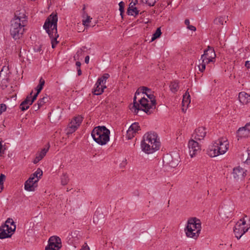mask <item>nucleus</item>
<instances>
[{
  "label": "nucleus",
  "instance_id": "56",
  "mask_svg": "<svg viewBox=\"0 0 250 250\" xmlns=\"http://www.w3.org/2000/svg\"><path fill=\"white\" fill-rule=\"evenodd\" d=\"M77 71H78V75L79 76H80L82 74V71H81L80 68H77Z\"/></svg>",
  "mask_w": 250,
  "mask_h": 250
},
{
  "label": "nucleus",
  "instance_id": "35",
  "mask_svg": "<svg viewBox=\"0 0 250 250\" xmlns=\"http://www.w3.org/2000/svg\"><path fill=\"white\" fill-rule=\"evenodd\" d=\"M49 147V144H48L47 145V147L44 148L42 149L41 152L38 154L39 156L42 157V159L43 158V157L46 155L47 152L48 151Z\"/></svg>",
  "mask_w": 250,
  "mask_h": 250
},
{
  "label": "nucleus",
  "instance_id": "22",
  "mask_svg": "<svg viewBox=\"0 0 250 250\" xmlns=\"http://www.w3.org/2000/svg\"><path fill=\"white\" fill-rule=\"evenodd\" d=\"M106 88V86L103 84H98V81H97L95 87L93 89V93L94 95H99L103 93L104 89Z\"/></svg>",
  "mask_w": 250,
  "mask_h": 250
},
{
  "label": "nucleus",
  "instance_id": "18",
  "mask_svg": "<svg viewBox=\"0 0 250 250\" xmlns=\"http://www.w3.org/2000/svg\"><path fill=\"white\" fill-rule=\"evenodd\" d=\"M38 179H34V178H29L24 184V188L26 190L32 191L35 190L37 187L36 184Z\"/></svg>",
  "mask_w": 250,
  "mask_h": 250
},
{
  "label": "nucleus",
  "instance_id": "29",
  "mask_svg": "<svg viewBox=\"0 0 250 250\" xmlns=\"http://www.w3.org/2000/svg\"><path fill=\"white\" fill-rule=\"evenodd\" d=\"M45 83V81L42 78H40V81H39V84L36 87V90H37V92L38 93H39L42 90L43 85Z\"/></svg>",
  "mask_w": 250,
  "mask_h": 250
},
{
  "label": "nucleus",
  "instance_id": "13",
  "mask_svg": "<svg viewBox=\"0 0 250 250\" xmlns=\"http://www.w3.org/2000/svg\"><path fill=\"white\" fill-rule=\"evenodd\" d=\"M189 153L191 157H193L200 151V146L196 141L191 140L188 142Z\"/></svg>",
  "mask_w": 250,
  "mask_h": 250
},
{
  "label": "nucleus",
  "instance_id": "9",
  "mask_svg": "<svg viewBox=\"0 0 250 250\" xmlns=\"http://www.w3.org/2000/svg\"><path fill=\"white\" fill-rule=\"evenodd\" d=\"M242 223L237 222L234 228V233L235 237L238 239H240L242 236L248 231L249 228H246L244 225L246 224V221L244 219L240 220Z\"/></svg>",
  "mask_w": 250,
  "mask_h": 250
},
{
  "label": "nucleus",
  "instance_id": "10",
  "mask_svg": "<svg viewBox=\"0 0 250 250\" xmlns=\"http://www.w3.org/2000/svg\"><path fill=\"white\" fill-rule=\"evenodd\" d=\"M82 121L83 118L81 116L75 117L68 125L66 129V134H70L75 132L81 125Z\"/></svg>",
  "mask_w": 250,
  "mask_h": 250
},
{
  "label": "nucleus",
  "instance_id": "24",
  "mask_svg": "<svg viewBox=\"0 0 250 250\" xmlns=\"http://www.w3.org/2000/svg\"><path fill=\"white\" fill-rule=\"evenodd\" d=\"M140 129L139 124L138 123H133L129 127V132L131 131H133L135 133H136Z\"/></svg>",
  "mask_w": 250,
  "mask_h": 250
},
{
  "label": "nucleus",
  "instance_id": "38",
  "mask_svg": "<svg viewBox=\"0 0 250 250\" xmlns=\"http://www.w3.org/2000/svg\"><path fill=\"white\" fill-rule=\"evenodd\" d=\"M4 225H8L9 228H10V227H12V226L15 227L16 228L14 221L11 218L7 219V220L6 221Z\"/></svg>",
  "mask_w": 250,
  "mask_h": 250
},
{
  "label": "nucleus",
  "instance_id": "40",
  "mask_svg": "<svg viewBox=\"0 0 250 250\" xmlns=\"http://www.w3.org/2000/svg\"><path fill=\"white\" fill-rule=\"evenodd\" d=\"M5 179V176L3 174H1L0 175V186L1 187V190H2L3 189V181H4Z\"/></svg>",
  "mask_w": 250,
  "mask_h": 250
},
{
  "label": "nucleus",
  "instance_id": "23",
  "mask_svg": "<svg viewBox=\"0 0 250 250\" xmlns=\"http://www.w3.org/2000/svg\"><path fill=\"white\" fill-rule=\"evenodd\" d=\"M190 103V95L188 92H187L183 95V106L188 107Z\"/></svg>",
  "mask_w": 250,
  "mask_h": 250
},
{
  "label": "nucleus",
  "instance_id": "30",
  "mask_svg": "<svg viewBox=\"0 0 250 250\" xmlns=\"http://www.w3.org/2000/svg\"><path fill=\"white\" fill-rule=\"evenodd\" d=\"M162 34L161 28H158L156 30L155 32L153 34L152 37L151 38V41L153 42L156 39L159 38Z\"/></svg>",
  "mask_w": 250,
  "mask_h": 250
},
{
  "label": "nucleus",
  "instance_id": "8",
  "mask_svg": "<svg viewBox=\"0 0 250 250\" xmlns=\"http://www.w3.org/2000/svg\"><path fill=\"white\" fill-rule=\"evenodd\" d=\"M62 247V241L61 238L57 236H53L50 237L48 244L45 250H60Z\"/></svg>",
  "mask_w": 250,
  "mask_h": 250
},
{
  "label": "nucleus",
  "instance_id": "43",
  "mask_svg": "<svg viewBox=\"0 0 250 250\" xmlns=\"http://www.w3.org/2000/svg\"><path fill=\"white\" fill-rule=\"evenodd\" d=\"M6 109V106L5 104H0V115Z\"/></svg>",
  "mask_w": 250,
  "mask_h": 250
},
{
  "label": "nucleus",
  "instance_id": "57",
  "mask_svg": "<svg viewBox=\"0 0 250 250\" xmlns=\"http://www.w3.org/2000/svg\"><path fill=\"white\" fill-rule=\"evenodd\" d=\"M231 216V211H230V212H229V214L227 216V217L229 218V217Z\"/></svg>",
  "mask_w": 250,
  "mask_h": 250
},
{
  "label": "nucleus",
  "instance_id": "11",
  "mask_svg": "<svg viewBox=\"0 0 250 250\" xmlns=\"http://www.w3.org/2000/svg\"><path fill=\"white\" fill-rule=\"evenodd\" d=\"M15 229V227L12 226L9 228L8 225L1 226L0 227V239L10 237Z\"/></svg>",
  "mask_w": 250,
  "mask_h": 250
},
{
  "label": "nucleus",
  "instance_id": "27",
  "mask_svg": "<svg viewBox=\"0 0 250 250\" xmlns=\"http://www.w3.org/2000/svg\"><path fill=\"white\" fill-rule=\"evenodd\" d=\"M109 75L108 74H104L103 75L102 77L99 78L98 81V84H103L104 85H105L106 80L109 78Z\"/></svg>",
  "mask_w": 250,
  "mask_h": 250
},
{
  "label": "nucleus",
  "instance_id": "42",
  "mask_svg": "<svg viewBox=\"0 0 250 250\" xmlns=\"http://www.w3.org/2000/svg\"><path fill=\"white\" fill-rule=\"evenodd\" d=\"M119 10L121 12V15H122V14L124 11V9L125 3L123 1H121L119 3Z\"/></svg>",
  "mask_w": 250,
  "mask_h": 250
},
{
  "label": "nucleus",
  "instance_id": "46",
  "mask_svg": "<svg viewBox=\"0 0 250 250\" xmlns=\"http://www.w3.org/2000/svg\"><path fill=\"white\" fill-rule=\"evenodd\" d=\"M187 28L190 30H192V31H195L196 30V28L195 26H193V25H189L188 26H187Z\"/></svg>",
  "mask_w": 250,
  "mask_h": 250
},
{
  "label": "nucleus",
  "instance_id": "58",
  "mask_svg": "<svg viewBox=\"0 0 250 250\" xmlns=\"http://www.w3.org/2000/svg\"><path fill=\"white\" fill-rule=\"evenodd\" d=\"M248 155H249V156H248V158L247 159V161H248V160H250V153H248Z\"/></svg>",
  "mask_w": 250,
  "mask_h": 250
},
{
  "label": "nucleus",
  "instance_id": "12",
  "mask_svg": "<svg viewBox=\"0 0 250 250\" xmlns=\"http://www.w3.org/2000/svg\"><path fill=\"white\" fill-rule=\"evenodd\" d=\"M215 144L222 154H225L229 149V143L226 138L222 137L218 139L215 141Z\"/></svg>",
  "mask_w": 250,
  "mask_h": 250
},
{
  "label": "nucleus",
  "instance_id": "20",
  "mask_svg": "<svg viewBox=\"0 0 250 250\" xmlns=\"http://www.w3.org/2000/svg\"><path fill=\"white\" fill-rule=\"evenodd\" d=\"M207 132L204 127H199L195 130V139L197 140H202L206 136Z\"/></svg>",
  "mask_w": 250,
  "mask_h": 250
},
{
  "label": "nucleus",
  "instance_id": "26",
  "mask_svg": "<svg viewBox=\"0 0 250 250\" xmlns=\"http://www.w3.org/2000/svg\"><path fill=\"white\" fill-rule=\"evenodd\" d=\"M42 175V171L40 168H38L37 170L31 176L30 178H34V179H38L41 178Z\"/></svg>",
  "mask_w": 250,
  "mask_h": 250
},
{
  "label": "nucleus",
  "instance_id": "1",
  "mask_svg": "<svg viewBox=\"0 0 250 250\" xmlns=\"http://www.w3.org/2000/svg\"><path fill=\"white\" fill-rule=\"evenodd\" d=\"M156 100L151 90L146 87H140L135 94L133 104L130 109L135 113L142 110L147 114H150L155 108Z\"/></svg>",
  "mask_w": 250,
  "mask_h": 250
},
{
  "label": "nucleus",
  "instance_id": "52",
  "mask_svg": "<svg viewBox=\"0 0 250 250\" xmlns=\"http://www.w3.org/2000/svg\"><path fill=\"white\" fill-rule=\"evenodd\" d=\"M89 57L88 56H86L85 58V62L86 63H88L89 62Z\"/></svg>",
  "mask_w": 250,
  "mask_h": 250
},
{
  "label": "nucleus",
  "instance_id": "19",
  "mask_svg": "<svg viewBox=\"0 0 250 250\" xmlns=\"http://www.w3.org/2000/svg\"><path fill=\"white\" fill-rule=\"evenodd\" d=\"M32 93H33V91H31L30 95H28L26 97L25 100L21 104L20 109L22 111H25V110H27L29 108L30 105H31L32 104V103H31V95H32Z\"/></svg>",
  "mask_w": 250,
  "mask_h": 250
},
{
  "label": "nucleus",
  "instance_id": "48",
  "mask_svg": "<svg viewBox=\"0 0 250 250\" xmlns=\"http://www.w3.org/2000/svg\"><path fill=\"white\" fill-rule=\"evenodd\" d=\"M81 250H90L87 245L83 246Z\"/></svg>",
  "mask_w": 250,
  "mask_h": 250
},
{
  "label": "nucleus",
  "instance_id": "7",
  "mask_svg": "<svg viewBox=\"0 0 250 250\" xmlns=\"http://www.w3.org/2000/svg\"><path fill=\"white\" fill-rule=\"evenodd\" d=\"M215 57L216 54L214 49L208 46V48L204 51V54L201 55V59L199 61V71L203 72L206 68V64L214 62L215 61Z\"/></svg>",
  "mask_w": 250,
  "mask_h": 250
},
{
  "label": "nucleus",
  "instance_id": "25",
  "mask_svg": "<svg viewBox=\"0 0 250 250\" xmlns=\"http://www.w3.org/2000/svg\"><path fill=\"white\" fill-rule=\"evenodd\" d=\"M169 87L172 92H176L179 89L178 83L176 81L171 82L169 85Z\"/></svg>",
  "mask_w": 250,
  "mask_h": 250
},
{
  "label": "nucleus",
  "instance_id": "34",
  "mask_svg": "<svg viewBox=\"0 0 250 250\" xmlns=\"http://www.w3.org/2000/svg\"><path fill=\"white\" fill-rule=\"evenodd\" d=\"M99 216H100V217L102 218H103V215L102 214H100L99 213V211H96V212L95 213L94 215V217H93V222L94 223H98V221H99Z\"/></svg>",
  "mask_w": 250,
  "mask_h": 250
},
{
  "label": "nucleus",
  "instance_id": "15",
  "mask_svg": "<svg viewBox=\"0 0 250 250\" xmlns=\"http://www.w3.org/2000/svg\"><path fill=\"white\" fill-rule=\"evenodd\" d=\"M247 170L240 167L233 168V176L236 180H242L246 175Z\"/></svg>",
  "mask_w": 250,
  "mask_h": 250
},
{
  "label": "nucleus",
  "instance_id": "28",
  "mask_svg": "<svg viewBox=\"0 0 250 250\" xmlns=\"http://www.w3.org/2000/svg\"><path fill=\"white\" fill-rule=\"evenodd\" d=\"M224 22H227L225 16H221L216 18L214 20V23L216 24L223 25Z\"/></svg>",
  "mask_w": 250,
  "mask_h": 250
},
{
  "label": "nucleus",
  "instance_id": "31",
  "mask_svg": "<svg viewBox=\"0 0 250 250\" xmlns=\"http://www.w3.org/2000/svg\"><path fill=\"white\" fill-rule=\"evenodd\" d=\"M61 180L62 184L64 186L68 183L69 179L68 175L66 173H63L61 177Z\"/></svg>",
  "mask_w": 250,
  "mask_h": 250
},
{
  "label": "nucleus",
  "instance_id": "53",
  "mask_svg": "<svg viewBox=\"0 0 250 250\" xmlns=\"http://www.w3.org/2000/svg\"><path fill=\"white\" fill-rule=\"evenodd\" d=\"M4 146H3V145H2V143H1V142H0V152L1 151V150H3V148L4 149H5V148L4 147Z\"/></svg>",
  "mask_w": 250,
  "mask_h": 250
},
{
  "label": "nucleus",
  "instance_id": "36",
  "mask_svg": "<svg viewBox=\"0 0 250 250\" xmlns=\"http://www.w3.org/2000/svg\"><path fill=\"white\" fill-rule=\"evenodd\" d=\"M141 1L144 3L147 4L150 6H153L157 1L158 0H141Z\"/></svg>",
  "mask_w": 250,
  "mask_h": 250
},
{
  "label": "nucleus",
  "instance_id": "6",
  "mask_svg": "<svg viewBox=\"0 0 250 250\" xmlns=\"http://www.w3.org/2000/svg\"><path fill=\"white\" fill-rule=\"evenodd\" d=\"M201 229V223L199 219L192 218L188 220L186 229V235L188 237L196 238L198 237Z\"/></svg>",
  "mask_w": 250,
  "mask_h": 250
},
{
  "label": "nucleus",
  "instance_id": "2",
  "mask_svg": "<svg viewBox=\"0 0 250 250\" xmlns=\"http://www.w3.org/2000/svg\"><path fill=\"white\" fill-rule=\"evenodd\" d=\"M27 23V17L24 10L16 11L11 21L10 34L15 40L20 39L24 32Z\"/></svg>",
  "mask_w": 250,
  "mask_h": 250
},
{
  "label": "nucleus",
  "instance_id": "39",
  "mask_svg": "<svg viewBox=\"0 0 250 250\" xmlns=\"http://www.w3.org/2000/svg\"><path fill=\"white\" fill-rule=\"evenodd\" d=\"M83 51L82 49H80L78 50L76 54L74 56V58L75 60H79L80 57L83 56Z\"/></svg>",
  "mask_w": 250,
  "mask_h": 250
},
{
  "label": "nucleus",
  "instance_id": "21",
  "mask_svg": "<svg viewBox=\"0 0 250 250\" xmlns=\"http://www.w3.org/2000/svg\"><path fill=\"white\" fill-rule=\"evenodd\" d=\"M238 98L240 102L243 104H247L250 102V95L245 92L239 93Z\"/></svg>",
  "mask_w": 250,
  "mask_h": 250
},
{
  "label": "nucleus",
  "instance_id": "14",
  "mask_svg": "<svg viewBox=\"0 0 250 250\" xmlns=\"http://www.w3.org/2000/svg\"><path fill=\"white\" fill-rule=\"evenodd\" d=\"M207 153L211 157H214L219 155H222L220 150H219L217 144H215V141L209 146L207 150Z\"/></svg>",
  "mask_w": 250,
  "mask_h": 250
},
{
  "label": "nucleus",
  "instance_id": "32",
  "mask_svg": "<svg viewBox=\"0 0 250 250\" xmlns=\"http://www.w3.org/2000/svg\"><path fill=\"white\" fill-rule=\"evenodd\" d=\"M127 13L128 15H136L139 13V11L137 10L136 7H134L133 8H131L130 6L128 8L127 10Z\"/></svg>",
  "mask_w": 250,
  "mask_h": 250
},
{
  "label": "nucleus",
  "instance_id": "16",
  "mask_svg": "<svg viewBox=\"0 0 250 250\" xmlns=\"http://www.w3.org/2000/svg\"><path fill=\"white\" fill-rule=\"evenodd\" d=\"M237 136L239 138L248 137L250 136V123H247L245 126L240 127L237 131Z\"/></svg>",
  "mask_w": 250,
  "mask_h": 250
},
{
  "label": "nucleus",
  "instance_id": "4",
  "mask_svg": "<svg viewBox=\"0 0 250 250\" xmlns=\"http://www.w3.org/2000/svg\"><path fill=\"white\" fill-rule=\"evenodd\" d=\"M160 145L157 134L152 132L145 134L141 142L142 150L147 154L152 153L158 150Z\"/></svg>",
  "mask_w": 250,
  "mask_h": 250
},
{
  "label": "nucleus",
  "instance_id": "47",
  "mask_svg": "<svg viewBox=\"0 0 250 250\" xmlns=\"http://www.w3.org/2000/svg\"><path fill=\"white\" fill-rule=\"evenodd\" d=\"M245 66L248 68H250V61H247L245 62Z\"/></svg>",
  "mask_w": 250,
  "mask_h": 250
},
{
  "label": "nucleus",
  "instance_id": "5",
  "mask_svg": "<svg viewBox=\"0 0 250 250\" xmlns=\"http://www.w3.org/2000/svg\"><path fill=\"white\" fill-rule=\"evenodd\" d=\"M110 131L104 126L95 127L91 132L93 140L100 145H104L109 141Z\"/></svg>",
  "mask_w": 250,
  "mask_h": 250
},
{
  "label": "nucleus",
  "instance_id": "51",
  "mask_svg": "<svg viewBox=\"0 0 250 250\" xmlns=\"http://www.w3.org/2000/svg\"><path fill=\"white\" fill-rule=\"evenodd\" d=\"M185 23L186 25H187V26H188L189 25H190V21H189V20H188V19H187L185 21Z\"/></svg>",
  "mask_w": 250,
  "mask_h": 250
},
{
  "label": "nucleus",
  "instance_id": "3",
  "mask_svg": "<svg viewBox=\"0 0 250 250\" xmlns=\"http://www.w3.org/2000/svg\"><path fill=\"white\" fill-rule=\"evenodd\" d=\"M57 21L58 16L57 14L52 13L46 20L43 26V28L48 33L51 39L53 48L55 47L56 44L58 43L57 39L59 35L57 33Z\"/></svg>",
  "mask_w": 250,
  "mask_h": 250
},
{
  "label": "nucleus",
  "instance_id": "17",
  "mask_svg": "<svg viewBox=\"0 0 250 250\" xmlns=\"http://www.w3.org/2000/svg\"><path fill=\"white\" fill-rule=\"evenodd\" d=\"M163 162L166 164V165H168L171 167H176L179 162V160L177 159H173L172 156L169 154H167L163 158Z\"/></svg>",
  "mask_w": 250,
  "mask_h": 250
},
{
  "label": "nucleus",
  "instance_id": "49",
  "mask_svg": "<svg viewBox=\"0 0 250 250\" xmlns=\"http://www.w3.org/2000/svg\"><path fill=\"white\" fill-rule=\"evenodd\" d=\"M41 107L38 104H34L33 105V108L35 111L38 110Z\"/></svg>",
  "mask_w": 250,
  "mask_h": 250
},
{
  "label": "nucleus",
  "instance_id": "55",
  "mask_svg": "<svg viewBox=\"0 0 250 250\" xmlns=\"http://www.w3.org/2000/svg\"><path fill=\"white\" fill-rule=\"evenodd\" d=\"M81 65V62H76V65L77 66V68H80Z\"/></svg>",
  "mask_w": 250,
  "mask_h": 250
},
{
  "label": "nucleus",
  "instance_id": "37",
  "mask_svg": "<svg viewBox=\"0 0 250 250\" xmlns=\"http://www.w3.org/2000/svg\"><path fill=\"white\" fill-rule=\"evenodd\" d=\"M48 101V98L46 97H43V98L40 99L38 102V104L39 106L41 107L44 104L47 102Z\"/></svg>",
  "mask_w": 250,
  "mask_h": 250
},
{
  "label": "nucleus",
  "instance_id": "50",
  "mask_svg": "<svg viewBox=\"0 0 250 250\" xmlns=\"http://www.w3.org/2000/svg\"><path fill=\"white\" fill-rule=\"evenodd\" d=\"M3 75V76H5L3 74V69H2L0 72V79H1L2 80H4Z\"/></svg>",
  "mask_w": 250,
  "mask_h": 250
},
{
  "label": "nucleus",
  "instance_id": "33",
  "mask_svg": "<svg viewBox=\"0 0 250 250\" xmlns=\"http://www.w3.org/2000/svg\"><path fill=\"white\" fill-rule=\"evenodd\" d=\"M85 16L86 17V19L83 20V24L84 26H87L88 24L90 22V21L92 19V18H90V17L88 16L87 14L84 13L83 15V18H84Z\"/></svg>",
  "mask_w": 250,
  "mask_h": 250
},
{
  "label": "nucleus",
  "instance_id": "45",
  "mask_svg": "<svg viewBox=\"0 0 250 250\" xmlns=\"http://www.w3.org/2000/svg\"><path fill=\"white\" fill-rule=\"evenodd\" d=\"M39 93H38V92H37V93L36 94H35L33 96H32L31 95V103H33V102L35 100H36V99L37 98V97L38 96V95L39 94Z\"/></svg>",
  "mask_w": 250,
  "mask_h": 250
},
{
  "label": "nucleus",
  "instance_id": "54",
  "mask_svg": "<svg viewBox=\"0 0 250 250\" xmlns=\"http://www.w3.org/2000/svg\"><path fill=\"white\" fill-rule=\"evenodd\" d=\"M127 162H126V160H125V161H123V162L121 164V167H124L125 166V165L126 164Z\"/></svg>",
  "mask_w": 250,
  "mask_h": 250
},
{
  "label": "nucleus",
  "instance_id": "44",
  "mask_svg": "<svg viewBox=\"0 0 250 250\" xmlns=\"http://www.w3.org/2000/svg\"><path fill=\"white\" fill-rule=\"evenodd\" d=\"M42 159V157L41 156H39L38 154L37 155V156L36 157L35 159H34V160L33 161V163L34 164H37L38 163L40 160H41Z\"/></svg>",
  "mask_w": 250,
  "mask_h": 250
},
{
  "label": "nucleus",
  "instance_id": "41",
  "mask_svg": "<svg viewBox=\"0 0 250 250\" xmlns=\"http://www.w3.org/2000/svg\"><path fill=\"white\" fill-rule=\"evenodd\" d=\"M136 133L131 131L129 132V129L127 130L126 132V136L128 139H131L134 136Z\"/></svg>",
  "mask_w": 250,
  "mask_h": 250
}]
</instances>
